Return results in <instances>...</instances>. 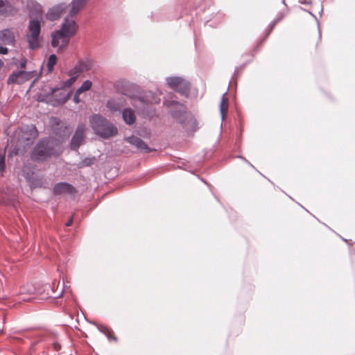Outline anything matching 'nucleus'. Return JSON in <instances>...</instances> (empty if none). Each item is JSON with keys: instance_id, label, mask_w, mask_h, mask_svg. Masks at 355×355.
<instances>
[{"instance_id": "10", "label": "nucleus", "mask_w": 355, "mask_h": 355, "mask_svg": "<svg viewBox=\"0 0 355 355\" xmlns=\"http://www.w3.org/2000/svg\"><path fill=\"white\" fill-rule=\"evenodd\" d=\"M67 7V4L64 3L53 6L48 10L46 13V18L50 21L58 19L66 10Z\"/></svg>"}, {"instance_id": "28", "label": "nucleus", "mask_w": 355, "mask_h": 355, "mask_svg": "<svg viewBox=\"0 0 355 355\" xmlns=\"http://www.w3.org/2000/svg\"><path fill=\"white\" fill-rule=\"evenodd\" d=\"M80 71H79L78 68L75 65L71 70H69L68 75L69 76H75L77 78L80 74Z\"/></svg>"}, {"instance_id": "24", "label": "nucleus", "mask_w": 355, "mask_h": 355, "mask_svg": "<svg viewBox=\"0 0 355 355\" xmlns=\"http://www.w3.org/2000/svg\"><path fill=\"white\" fill-rule=\"evenodd\" d=\"M10 8L8 0H0V15H4Z\"/></svg>"}, {"instance_id": "2", "label": "nucleus", "mask_w": 355, "mask_h": 355, "mask_svg": "<svg viewBox=\"0 0 355 355\" xmlns=\"http://www.w3.org/2000/svg\"><path fill=\"white\" fill-rule=\"evenodd\" d=\"M89 122L94 132L103 138L107 139L117 133V128L98 114H92L89 117Z\"/></svg>"}, {"instance_id": "39", "label": "nucleus", "mask_w": 355, "mask_h": 355, "mask_svg": "<svg viewBox=\"0 0 355 355\" xmlns=\"http://www.w3.org/2000/svg\"><path fill=\"white\" fill-rule=\"evenodd\" d=\"M57 91H58V89H53V93H54V92H57Z\"/></svg>"}, {"instance_id": "41", "label": "nucleus", "mask_w": 355, "mask_h": 355, "mask_svg": "<svg viewBox=\"0 0 355 355\" xmlns=\"http://www.w3.org/2000/svg\"><path fill=\"white\" fill-rule=\"evenodd\" d=\"M283 1L284 2V0H283Z\"/></svg>"}, {"instance_id": "35", "label": "nucleus", "mask_w": 355, "mask_h": 355, "mask_svg": "<svg viewBox=\"0 0 355 355\" xmlns=\"http://www.w3.org/2000/svg\"><path fill=\"white\" fill-rule=\"evenodd\" d=\"M54 349L56 350V351H59L60 349H61V346L60 344L58 343H54Z\"/></svg>"}, {"instance_id": "25", "label": "nucleus", "mask_w": 355, "mask_h": 355, "mask_svg": "<svg viewBox=\"0 0 355 355\" xmlns=\"http://www.w3.org/2000/svg\"><path fill=\"white\" fill-rule=\"evenodd\" d=\"M92 85V83L90 80H87L83 83L82 85L78 89L81 92H87L91 89Z\"/></svg>"}, {"instance_id": "34", "label": "nucleus", "mask_w": 355, "mask_h": 355, "mask_svg": "<svg viewBox=\"0 0 355 355\" xmlns=\"http://www.w3.org/2000/svg\"><path fill=\"white\" fill-rule=\"evenodd\" d=\"M19 64L21 68H22V69L25 68L26 64V59H25V58L21 59Z\"/></svg>"}, {"instance_id": "11", "label": "nucleus", "mask_w": 355, "mask_h": 355, "mask_svg": "<svg viewBox=\"0 0 355 355\" xmlns=\"http://www.w3.org/2000/svg\"><path fill=\"white\" fill-rule=\"evenodd\" d=\"M125 104L126 101L123 97H114L107 101L106 107L111 112H119Z\"/></svg>"}, {"instance_id": "18", "label": "nucleus", "mask_w": 355, "mask_h": 355, "mask_svg": "<svg viewBox=\"0 0 355 355\" xmlns=\"http://www.w3.org/2000/svg\"><path fill=\"white\" fill-rule=\"evenodd\" d=\"M122 117L125 123L132 125L136 121V116L130 108H124L122 111Z\"/></svg>"}, {"instance_id": "8", "label": "nucleus", "mask_w": 355, "mask_h": 355, "mask_svg": "<svg viewBox=\"0 0 355 355\" xmlns=\"http://www.w3.org/2000/svg\"><path fill=\"white\" fill-rule=\"evenodd\" d=\"M33 71H20L17 73H12L8 80V83L22 84L25 81L33 78Z\"/></svg>"}, {"instance_id": "26", "label": "nucleus", "mask_w": 355, "mask_h": 355, "mask_svg": "<svg viewBox=\"0 0 355 355\" xmlns=\"http://www.w3.org/2000/svg\"><path fill=\"white\" fill-rule=\"evenodd\" d=\"M101 331L106 335L108 339H113L116 340V338L112 336V331L107 327H103L101 329Z\"/></svg>"}, {"instance_id": "19", "label": "nucleus", "mask_w": 355, "mask_h": 355, "mask_svg": "<svg viewBox=\"0 0 355 355\" xmlns=\"http://www.w3.org/2000/svg\"><path fill=\"white\" fill-rule=\"evenodd\" d=\"M76 67L78 68L80 73L89 71L92 67V61L90 60H80L76 63Z\"/></svg>"}, {"instance_id": "30", "label": "nucleus", "mask_w": 355, "mask_h": 355, "mask_svg": "<svg viewBox=\"0 0 355 355\" xmlns=\"http://www.w3.org/2000/svg\"><path fill=\"white\" fill-rule=\"evenodd\" d=\"M6 168L5 155L0 152V171L3 172Z\"/></svg>"}, {"instance_id": "7", "label": "nucleus", "mask_w": 355, "mask_h": 355, "mask_svg": "<svg viewBox=\"0 0 355 355\" xmlns=\"http://www.w3.org/2000/svg\"><path fill=\"white\" fill-rule=\"evenodd\" d=\"M21 135L19 136V140L26 141V144L32 143L37 135V131L34 125H25L21 128Z\"/></svg>"}, {"instance_id": "9", "label": "nucleus", "mask_w": 355, "mask_h": 355, "mask_svg": "<svg viewBox=\"0 0 355 355\" xmlns=\"http://www.w3.org/2000/svg\"><path fill=\"white\" fill-rule=\"evenodd\" d=\"M85 130L84 125L78 126L71 141V148L77 150L79 146L83 144L85 139Z\"/></svg>"}, {"instance_id": "27", "label": "nucleus", "mask_w": 355, "mask_h": 355, "mask_svg": "<svg viewBox=\"0 0 355 355\" xmlns=\"http://www.w3.org/2000/svg\"><path fill=\"white\" fill-rule=\"evenodd\" d=\"M76 79L77 78H76L75 76H70V78L68 80L62 83V86L63 87H69L75 83Z\"/></svg>"}, {"instance_id": "12", "label": "nucleus", "mask_w": 355, "mask_h": 355, "mask_svg": "<svg viewBox=\"0 0 355 355\" xmlns=\"http://www.w3.org/2000/svg\"><path fill=\"white\" fill-rule=\"evenodd\" d=\"M76 192V189L71 184L67 182H59L55 184L53 187V193L55 195H62L65 193L73 195Z\"/></svg>"}, {"instance_id": "13", "label": "nucleus", "mask_w": 355, "mask_h": 355, "mask_svg": "<svg viewBox=\"0 0 355 355\" xmlns=\"http://www.w3.org/2000/svg\"><path fill=\"white\" fill-rule=\"evenodd\" d=\"M27 7L29 10L31 17L33 19H42L43 10L42 7L40 3L34 0H28Z\"/></svg>"}, {"instance_id": "20", "label": "nucleus", "mask_w": 355, "mask_h": 355, "mask_svg": "<svg viewBox=\"0 0 355 355\" xmlns=\"http://www.w3.org/2000/svg\"><path fill=\"white\" fill-rule=\"evenodd\" d=\"M185 80L180 77H168L166 78L168 85L173 89L179 87Z\"/></svg>"}, {"instance_id": "37", "label": "nucleus", "mask_w": 355, "mask_h": 355, "mask_svg": "<svg viewBox=\"0 0 355 355\" xmlns=\"http://www.w3.org/2000/svg\"><path fill=\"white\" fill-rule=\"evenodd\" d=\"M67 99V98L64 97V98L62 99V103H63L66 102Z\"/></svg>"}, {"instance_id": "23", "label": "nucleus", "mask_w": 355, "mask_h": 355, "mask_svg": "<svg viewBox=\"0 0 355 355\" xmlns=\"http://www.w3.org/2000/svg\"><path fill=\"white\" fill-rule=\"evenodd\" d=\"M57 63V56L55 54L51 55L47 60L46 67L47 71L51 73L53 71L54 67Z\"/></svg>"}, {"instance_id": "6", "label": "nucleus", "mask_w": 355, "mask_h": 355, "mask_svg": "<svg viewBox=\"0 0 355 355\" xmlns=\"http://www.w3.org/2000/svg\"><path fill=\"white\" fill-rule=\"evenodd\" d=\"M78 30V26L75 19L73 17L67 16L64 19L59 31L71 38L76 34Z\"/></svg>"}, {"instance_id": "40", "label": "nucleus", "mask_w": 355, "mask_h": 355, "mask_svg": "<svg viewBox=\"0 0 355 355\" xmlns=\"http://www.w3.org/2000/svg\"><path fill=\"white\" fill-rule=\"evenodd\" d=\"M172 115L174 116H176V114L174 112H172Z\"/></svg>"}, {"instance_id": "32", "label": "nucleus", "mask_w": 355, "mask_h": 355, "mask_svg": "<svg viewBox=\"0 0 355 355\" xmlns=\"http://www.w3.org/2000/svg\"><path fill=\"white\" fill-rule=\"evenodd\" d=\"M81 92H79L78 89L76 90L74 96H73V101L76 103H78L80 102V94H81Z\"/></svg>"}, {"instance_id": "22", "label": "nucleus", "mask_w": 355, "mask_h": 355, "mask_svg": "<svg viewBox=\"0 0 355 355\" xmlns=\"http://www.w3.org/2000/svg\"><path fill=\"white\" fill-rule=\"evenodd\" d=\"M181 94L187 96L190 90V84L187 80H184L182 83L175 89Z\"/></svg>"}, {"instance_id": "33", "label": "nucleus", "mask_w": 355, "mask_h": 355, "mask_svg": "<svg viewBox=\"0 0 355 355\" xmlns=\"http://www.w3.org/2000/svg\"><path fill=\"white\" fill-rule=\"evenodd\" d=\"M8 49L6 47H3L0 46V54L5 55L8 53Z\"/></svg>"}, {"instance_id": "14", "label": "nucleus", "mask_w": 355, "mask_h": 355, "mask_svg": "<svg viewBox=\"0 0 355 355\" xmlns=\"http://www.w3.org/2000/svg\"><path fill=\"white\" fill-rule=\"evenodd\" d=\"M15 42L14 33L10 29H4L0 31V44L3 45H12Z\"/></svg>"}, {"instance_id": "4", "label": "nucleus", "mask_w": 355, "mask_h": 355, "mask_svg": "<svg viewBox=\"0 0 355 355\" xmlns=\"http://www.w3.org/2000/svg\"><path fill=\"white\" fill-rule=\"evenodd\" d=\"M41 19H31L28 26L26 40L31 49H35L40 46L39 36L41 31Z\"/></svg>"}, {"instance_id": "31", "label": "nucleus", "mask_w": 355, "mask_h": 355, "mask_svg": "<svg viewBox=\"0 0 355 355\" xmlns=\"http://www.w3.org/2000/svg\"><path fill=\"white\" fill-rule=\"evenodd\" d=\"M63 133L60 134L61 140L63 141L64 139H67L69 137L70 132L67 130V128L65 126L63 130Z\"/></svg>"}, {"instance_id": "5", "label": "nucleus", "mask_w": 355, "mask_h": 355, "mask_svg": "<svg viewBox=\"0 0 355 355\" xmlns=\"http://www.w3.org/2000/svg\"><path fill=\"white\" fill-rule=\"evenodd\" d=\"M51 45L53 47L58 48V52L64 51L69 43L70 37L60 31H56L51 34Z\"/></svg>"}, {"instance_id": "29", "label": "nucleus", "mask_w": 355, "mask_h": 355, "mask_svg": "<svg viewBox=\"0 0 355 355\" xmlns=\"http://www.w3.org/2000/svg\"><path fill=\"white\" fill-rule=\"evenodd\" d=\"M94 160H95L94 157L86 158L81 162L80 165H81V166H89L94 164Z\"/></svg>"}, {"instance_id": "36", "label": "nucleus", "mask_w": 355, "mask_h": 355, "mask_svg": "<svg viewBox=\"0 0 355 355\" xmlns=\"http://www.w3.org/2000/svg\"><path fill=\"white\" fill-rule=\"evenodd\" d=\"M73 218H71L68 222L66 223V226L69 227L72 224Z\"/></svg>"}, {"instance_id": "15", "label": "nucleus", "mask_w": 355, "mask_h": 355, "mask_svg": "<svg viewBox=\"0 0 355 355\" xmlns=\"http://www.w3.org/2000/svg\"><path fill=\"white\" fill-rule=\"evenodd\" d=\"M35 293V288L31 285L27 284L20 288L19 295L20 299L25 302H30L33 300L32 295Z\"/></svg>"}, {"instance_id": "21", "label": "nucleus", "mask_w": 355, "mask_h": 355, "mask_svg": "<svg viewBox=\"0 0 355 355\" xmlns=\"http://www.w3.org/2000/svg\"><path fill=\"white\" fill-rule=\"evenodd\" d=\"M226 93L223 94V96L221 98V101L220 104V111L221 114V118L223 120L225 119V113L227 111L228 109V100L225 97Z\"/></svg>"}, {"instance_id": "38", "label": "nucleus", "mask_w": 355, "mask_h": 355, "mask_svg": "<svg viewBox=\"0 0 355 355\" xmlns=\"http://www.w3.org/2000/svg\"><path fill=\"white\" fill-rule=\"evenodd\" d=\"M3 64V62L0 60V69L2 67Z\"/></svg>"}, {"instance_id": "16", "label": "nucleus", "mask_w": 355, "mask_h": 355, "mask_svg": "<svg viewBox=\"0 0 355 355\" xmlns=\"http://www.w3.org/2000/svg\"><path fill=\"white\" fill-rule=\"evenodd\" d=\"M87 0H73L70 3L69 17L76 16L86 5Z\"/></svg>"}, {"instance_id": "1", "label": "nucleus", "mask_w": 355, "mask_h": 355, "mask_svg": "<svg viewBox=\"0 0 355 355\" xmlns=\"http://www.w3.org/2000/svg\"><path fill=\"white\" fill-rule=\"evenodd\" d=\"M114 87L116 92L128 96L131 99L132 106L139 114L148 115L149 106L158 103L160 101L159 98L150 91L145 92L137 96L135 94L137 86L124 79L116 81Z\"/></svg>"}, {"instance_id": "17", "label": "nucleus", "mask_w": 355, "mask_h": 355, "mask_svg": "<svg viewBox=\"0 0 355 355\" xmlns=\"http://www.w3.org/2000/svg\"><path fill=\"white\" fill-rule=\"evenodd\" d=\"M126 141L130 143V144L135 146L137 149L144 151V152H149L150 151V148L148 146V145L140 138L135 137V136H131L128 138H126Z\"/></svg>"}, {"instance_id": "3", "label": "nucleus", "mask_w": 355, "mask_h": 355, "mask_svg": "<svg viewBox=\"0 0 355 355\" xmlns=\"http://www.w3.org/2000/svg\"><path fill=\"white\" fill-rule=\"evenodd\" d=\"M55 141L51 139H45L40 141L35 147L32 157L36 160H43L51 155H58V153L54 149V146L60 147L55 144Z\"/></svg>"}]
</instances>
